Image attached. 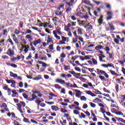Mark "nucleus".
<instances>
[{"label":"nucleus","instance_id":"a878e982","mask_svg":"<svg viewBox=\"0 0 125 125\" xmlns=\"http://www.w3.org/2000/svg\"><path fill=\"white\" fill-rule=\"evenodd\" d=\"M30 48V46H27L25 48H24V49L23 50V51L25 52V53H27L28 51H29V48Z\"/></svg>","mask_w":125,"mask_h":125},{"label":"nucleus","instance_id":"4be33fe9","mask_svg":"<svg viewBox=\"0 0 125 125\" xmlns=\"http://www.w3.org/2000/svg\"><path fill=\"white\" fill-rule=\"evenodd\" d=\"M79 57H80V56H77V55L71 58V60H73V62H74V61H75V60H77V59H78Z\"/></svg>","mask_w":125,"mask_h":125},{"label":"nucleus","instance_id":"de8ad7c7","mask_svg":"<svg viewBox=\"0 0 125 125\" xmlns=\"http://www.w3.org/2000/svg\"><path fill=\"white\" fill-rule=\"evenodd\" d=\"M116 115H121V116H124V113L121 111L115 112Z\"/></svg>","mask_w":125,"mask_h":125},{"label":"nucleus","instance_id":"9b49d317","mask_svg":"<svg viewBox=\"0 0 125 125\" xmlns=\"http://www.w3.org/2000/svg\"><path fill=\"white\" fill-rule=\"evenodd\" d=\"M42 42V40L41 39H38L36 41H35L33 42V44L35 46L38 44V43H41Z\"/></svg>","mask_w":125,"mask_h":125},{"label":"nucleus","instance_id":"f257e3e1","mask_svg":"<svg viewBox=\"0 0 125 125\" xmlns=\"http://www.w3.org/2000/svg\"><path fill=\"white\" fill-rule=\"evenodd\" d=\"M80 25H82L85 29H86L88 31H89V30H92L93 29V26L92 25L90 24V23H86L83 21H81V22L80 23Z\"/></svg>","mask_w":125,"mask_h":125},{"label":"nucleus","instance_id":"7c9ffc66","mask_svg":"<svg viewBox=\"0 0 125 125\" xmlns=\"http://www.w3.org/2000/svg\"><path fill=\"white\" fill-rule=\"evenodd\" d=\"M89 104H90L91 107H92V108H95V107H96V104H95L93 103L90 102Z\"/></svg>","mask_w":125,"mask_h":125},{"label":"nucleus","instance_id":"4d7b16f0","mask_svg":"<svg viewBox=\"0 0 125 125\" xmlns=\"http://www.w3.org/2000/svg\"><path fill=\"white\" fill-rule=\"evenodd\" d=\"M70 11H72V8H68L67 9H66L65 12H66L67 13L70 12Z\"/></svg>","mask_w":125,"mask_h":125},{"label":"nucleus","instance_id":"bf43d9fd","mask_svg":"<svg viewBox=\"0 0 125 125\" xmlns=\"http://www.w3.org/2000/svg\"><path fill=\"white\" fill-rule=\"evenodd\" d=\"M19 86L20 87H23V82H21L19 83Z\"/></svg>","mask_w":125,"mask_h":125},{"label":"nucleus","instance_id":"f03ea898","mask_svg":"<svg viewBox=\"0 0 125 125\" xmlns=\"http://www.w3.org/2000/svg\"><path fill=\"white\" fill-rule=\"evenodd\" d=\"M56 82L61 83V84H66L67 86H69V87H73V84H72V83H65V81L61 79H57L56 80Z\"/></svg>","mask_w":125,"mask_h":125},{"label":"nucleus","instance_id":"13d9d810","mask_svg":"<svg viewBox=\"0 0 125 125\" xmlns=\"http://www.w3.org/2000/svg\"><path fill=\"white\" fill-rule=\"evenodd\" d=\"M1 107L2 108H6L7 107V105L5 103H3Z\"/></svg>","mask_w":125,"mask_h":125},{"label":"nucleus","instance_id":"ea45409f","mask_svg":"<svg viewBox=\"0 0 125 125\" xmlns=\"http://www.w3.org/2000/svg\"><path fill=\"white\" fill-rule=\"evenodd\" d=\"M122 97H123V99L121 100V102H120V104H122V103H124V102L125 101V95H122Z\"/></svg>","mask_w":125,"mask_h":125},{"label":"nucleus","instance_id":"20e7f679","mask_svg":"<svg viewBox=\"0 0 125 125\" xmlns=\"http://www.w3.org/2000/svg\"><path fill=\"white\" fill-rule=\"evenodd\" d=\"M6 54L9 55V56H13L14 55V51L13 50L11 49L10 48H9L7 51Z\"/></svg>","mask_w":125,"mask_h":125},{"label":"nucleus","instance_id":"393cba45","mask_svg":"<svg viewBox=\"0 0 125 125\" xmlns=\"http://www.w3.org/2000/svg\"><path fill=\"white\" fill-rule=\"evenodd\" d=\"M78 35H83V31L82 30V29L78 28Z\"/></svg>","mask_w":125,"mask_h":125},{"label":"nucleus","instance_id":"423d86ee","mask_svg":"<svg viewBox=\"0 0 125 125\" xmlns=\"http://www.w3.org/2000/svg\"><path fill=\"white\" fill-rule=\"evenodd\" d=\"M31 97V98H29L28 99V101H34L35 99H36L38 98V97L35 94H32Z\"/></svg>","mask_w":125,"mask_h":125},{"label":"nucleus","instance_id":"052dcab7","mask_svg":"<svg viewBox=\"0 0 125 125\" xmlns=\"http://www.w3.org/2000/svg\"><path fill=\"white\" fill-rule=\"evenodd\" d=\"M117 92H119V84H117L115 86Z\"/></svg>","mask_w":125,"mask_h":125},{"label":"nucleus","instance_id":"5fc2aeb1","mask_svg":"<svg viewBox=\"0 0 125 125\" xmlns=\"http://www.w3.org/2000/svg\"><path fill=\"white\" fill-rule=\"evenodd\" d=\"M57 33H59L60 35H62V32H61V29L59 28L57 29Z\"/></svg>","mask_w":125,"mask_h":125},{"label":"nucleus","instance_id":"69168bd1","mask_svg":"<svg viewBox=\"0 0 125 125\" xmlns=\"http://www.w3.org/2000/svg\"><path fill=\"white\" fill-rule=\"evenodd\" d=\"M40 105L41 107H45V104L44 103H41Z\"/></svg>","mask_w":125,"mask_h":125},{"label":"nucleus","instance_id":"4468645a","mask_svg":"<svg viewBox=\"0 0 125 125\" xmlns=\"http://www.w3.org/2000/svg\"><path fill=\"white\" fill-rule=\"evenodd\" d=\"M52 109L54 111H59L60 110V108L58 107V106H57L56 105H53L51 106Z\"/></svg>","mask_w":125,"mask_h":125},{"label":"nucleus","instance_id":"72a5a7b5","mask_svg":"<svg viewBox=\"0 0 125 125\" xmlns=\"http://www.w3.org/2000/svg\"><path fill=\"white\" fill-rule=\"evenodd\" d=\"M104 4H105V5H106V8H108V9H111V5H110L107 3H105Z\"/></svg>","mask_w":125,"mask_h":125},{"label":"nucleus","instance_id":"c03bdc74","mask_svg":"<svg viewBox=\"0 0 125 125\" xmlns=\"http://www.w3.org/2000/svg\"><path fill=\"white\" fill-rule=\"evenodd\" d=\"M74 54H75V52H74V51H71L70 54H68V58H69V56H70V55H74Z\"/></svg>","mask_w":125,"mask_h":125},{"label":"nucleus","instance_id":"c85d7f7f","mask_svg":"<svg viewBox=\"0 0 125 125\" xmlns=\"http://www.w3.org/2000/svg\"><path fill=\"white\" fill-rule=\"evenodd\" d=\"M55 87L58 89H61L62 88V87L58 84H55Z\"/></svg>","mask_w":125,"mask_h":125},{"label":"nucleus","instance_id":"2eb2a0df","mask_svg":"<svg viewBox=\"0 0 125 125\" xmlns=\"http://www.w3.org/2000/svg\"><path fill=\"white\" fill-rule=\"evenodd\" d=\"M103 48H104V46L99 45L96 46L95 48V49H96V50H99V49H103Z\"/></svg>","mask_w":125,"mask_h":125},{"label":"nucleus","instance_id":"b1692460","mask_svg":"<svg viewBox=\"0 0 125 125\" xmlns=\"http://www.w3.org/2000/svg\"><path fill=\"white\" fill-rule=\"evenodd\" d=\"M109 25L111 31H114V30H115V27H114V25H113V24L109 23Z\"/></svg>","mask_w":125,"mask_h":125},{"label":"nucleus","instance_id":"37998d69","mask_svg":"<svg viewBox=\"0 0 125 125\" xmlns=\"http://www.w3.org/2000/svg\"><path fill=\"white\" fill-rule=\"evenodd\" d=\"M32 58V55L31 53L29 54L28 56L26 58V60H30Z\"/></svg>","mask_w":125,"mask_h":125},{"label":"nucleus","instance_id":"a18cd8bd","mask_svg":"<svg viewBox=\"0 0 125 125\" xmlns=\"http://www.w3.org/2000/svg\"><path fill=\"white\" fill-rule=\"evenodd\" d=\"M49 49L50 50H53L54 49V48H53V44H51L49 46Z\"/></svg>","mask_w":125,"mask_h":125},{"label":"nucleus","instance_id":"2f4dec72","mask_svg":"<svg viewBox=\"0 0 125 125\" xmlns=\"http://www.w3.org/2000/svg\"><path fill=\"white\" fill-rule=\"evenodd\" d=\"M99 60L100 61H101V62H103V57L102 56H103V55L102 54H99Z\"/></svg>","mask_w":125,"mask_h":125},{"label":"nucleus","instance_id":"680f3d73","mask_svg":"<svg viewBox=\"0 0 125 125\" xmlns=\"http://www.w3.org/2000/svg\"><path fill=\"white\" fill-rule=\"evenodd\" d=\"M73 34L76 38H79V36L77 35V30L74 31V32L73 33Z\"/></svg>","mask_w":125,"mask_h":125},{"label":"nucleus","instance_id":"49530a36","mask_svg":"<svg viewBox=\"0 0 125 125\" xmlns=\"http://www.w3.org/2000/svg\"><path fill=\"white\" fill-rule=\"evenodd\" d=\"M114 41L115 42V43H117V44H119V43H120V41L116 38H115Z\"/></svg>","mask_w":125,"mask_h":125},{"label":"nucleus","instance_id":"6e6552de","mask_svg":"<svg viewBox=\"0 0 125 125\" xmlns=\"http://www.w3.org/2000/svg\"><path fill=\"white\" fill-rule=\"evenodd\" d=\"M109 72H110V74H111L112 76H116V77H119V76H120V74H118V73L116 72L114 70H109Z\"/></svg>","mask_w":125,"mask_h":125},{"label":"nucleus","instance_id":"0e129e2a","mask_svg":"<svg viewBox=\"0 0 125 125\" xmlns=\"http://www.w3.org/2000/svg\"><path fill=\"white\" fill-rule=\"evenodd\" d=\"M44 78L45 80H48V79H49V76L47 75H44Z\"/></svg>","mask_w":125,"mask_h":125},{"label":"nucleus","instance_id":"7ed1b4c3","mask_svg":"<svg viewBox=\"0 0 125 125\" xmlns=\"http://www.w3.org/2000/svg\"><path fill=\"white\" fill-rule=\"evenodd\" d=\"M96 70L97 71L98 75H104V77L106 78V79H108L109 75H108V74L106 73V71L101 69H99V68H97Z\"/></svg>","mask_w":125,"mask_h":125},{"label":"nucleus","instance_id":"0eeeda50","mask_svg":"<svg viewBox=\"0 0 125 125\" xmlns=\"http://www.w3.org/2000/svg\"><path fill=\"white\" fill-rule=\"evenodd\" d=\"M72 26V24L71 23L67 24V25H65L64 26V30L66 32H68V31H70V28H71V26Z\"/></svg>","mask_w":125,"mask_h":125},{"label":"nucleus","instance_id":"09e8293b","mask_svg":"<svg viewBox=\"0 0 125 125\" xmlns=\"http://www.w3.org/2000/svg\"><path fill=\"white\" fill-rule=\"evenodd\" d=\"M101 110V112H102V113L103 114H104V113H106V111H105V110L104 109V107H102L100 108Z\"/></svg>","mask_w":125,"mask_h":125},{"label":"nucleus","instance_id":"8fccbe9b","mask_svg":"<svg viewBox=\"0 0 125 125\" xmlns=\"http://www.w3.org/2000/svg\"><path fill=\"white\" fill-rule=\"evenodd\" d=\"M73 113H74V114H75V115H79V114H80V111H79L77 110H74L73 111Z\"/></svg>","mask_w":125,"mask_h":125},{"label":"nucleus","instance_id":"774afa93","mask_svg":"<svg viewBox=\"0 0 125 125\" xmlns=\"http://www.w3.org/2000/svg\"><path fill=\"white\" fill-rule=\"evenodd\" d=\"M14 123H15L14 124L15 125H21V124H20L16 120L14 121Z\"/></svg>","mask_w":125,"mask_h":125},{"label":"nucleus","instance_id":"aec40b11","mask_svg":"<svg viewBox=\"0 0 125 125\" xmlns=\"http://www.w3.org/2000/svg\"><path fill=\"white\" fill-rule=\"evenodd\" d=\"M35 103H36L38 106H40L41 103H42V101L40 99H36L35 100Z\"/></svg>","mask_w":125,"mask_h":125},{"label":"nucleus","instance_id":"473e14b6","mask_svg":"<svg viewBox=\"0 0 125 125\" xmlns=\"http://www.w3.org/2000/svg\"><path fill=\"white\" fill-rule=\"evenodd\" d=\"M81 100L82 101H86V98L84 96H82L81 97Z\"/></svg>","mask_w":125,"mask_h":125},{"label":"nucleus","instance_id":"5701e85b","mask_svg":"<svg viewBox=\"0 0 125 125\" xmlns=\"http://www.w3.org/2000/svg\"><path fill=\"white\" fill-rule=\"evenodd\" d=\"M18 110H19V111H20V113H21V114L23 113V110H22V109L21 107V106H20V104H18Z\"/></svg>","mask_w":125,"mask_h":125},{"label":"nucleus","instance_id":"e2e57ef3","mask_svg":"<svg viewBox=\"0 0 125 125\" xmlns=\"http://www.w3.org/2000/svg\"><path fill=\"white\" fill-rule=\"evenodd\" d=\"M65 88H61L62 93H63V94H65Z\"/></svg>","mask_w":125,"mask_h":125},{"label":"nucleus","instance_id":"1a4fd4ad","mask_svg":"<svg viewBox=\"0 0 125 125\" xmlns=\"http://www.w3.org/2000/svg\"><path fill=\"white\" fill-rule=\"evenodd\" d=\"M18 105H20L21 108H22V107H25V106H26V104L23 101H20V103L17 104V107H18Z\"/></svg>","mask_w":125,"mask_h":125},{"label":"nucleus","instance_id":"a19ab883","mask_svg":"<svg viewBox=\"0 0 125 125\" xmlns=\"http://www.w3.org/2000/svg\"><path fill=\"white\" fill-rule=\"evenodd\" d=\"M8 95L10 96L11 95V92H12V91H11V89L9 88L8 90H7Z\"/></svg>","mask_w":125,"mask_h":125},{"label":"nucleus","instance_id":"f3484780","mask_svg":"<svg viewBox=\"0 0 125 125\" xmlns=\"http://www.w3.org/2000/svg\"><path fill=\"white\" fill-rule=\"evenodd\" d=\"M40 80H42L41 75H38L36 77L33 78L34 81H40Z\"/></svg>","mask_w":125,"mask_h":125},{"label":"nucleus","instance_id":"864d4df0","mask_svg":"<svg viewBox=\"0 0 125 125\" xmlns=\"http://www.w3.org/2000/svg\"><path fill=\"white\" fill-rule=\"evenodd\" d=\"M11 66L13 67V68H17V65L15 63H11Z\"/></svg>","mask_w":125,"mask_h":125},{"label":"nucleus","instance_id":"bb28decb","mask_svg":"<svg viewBox=\"0 0 125 125\" xmlns=\"http://www.w3.org/2000/svg\"><path fill=\"white\" fill-rule=\"evenodd\" d=\"M26 39H29L30 41H33V38H32V35H29V34L27 35L26 36Z\"/></svg>","mask_w":125,"mask_h":125},{"label":"nucleus","instance_id":"c756f323","mask_svg":"<svg viewBox=\"0 0 125 125\" xmlns=\"http://www.w3.org/2000/svg\"><path fill=\"white\" fill-rule=\"evenodd\" d=\"M7 42H9L11 43V45H14V43L13 42V41H12V40H11V39H8Z\"/></svg>","mask_w":125,"mask_h":125},{"label":"nucleus","instance_id":"dca6fc26","mask_svg":"<svg viewBox=\"0 0 125 125\" xmlns=\"http://www.w3.org/2000/svg\"><path fill=\"white\" fill-rule=\"evenodd\" d=\"M39 63L42 64V67H44L45 68H46V67H48V65H47V64H46L45 62H43L39 61Z\"/></svg>","mask_w":125,"mask_h":125},{"label":"nucleus","instance_id":"ddd939ff","mask_svg":"<svg viewBox=\"0 0 125 125\" xmlns=\"http://www.w3.org/2000/svg\"><path fill=\"white\" fill-rule=\"evenodd\" d=\"M103 16H101L100 19L98 20V22L99 24V25H102L103 23Z\"/></svg>","mask_w":125,"mask_h":125},{"label":"nucleus","instance_id":"9d476101","mask_svg":"<svg viewBox=\"0 0 125 125\" xmlns=\"http://www.w3.org/2000/svg\"><path fill=\"white\" fill-rule=\"evenodd\" d=\"M6 83H12V84H15V83H16V81H14V80H5Z\"/></svg>","mask_w":125,"mask_h":125},{"label":"nucleus","instance_id":"f8f14e48","mask_svg":"<svg viewBox=\"0 0 125 125\" xmlns=\"http://www.w3.org/2000/svg\"><path fill=\"white\" fill-rule=\"evenodd\" d=\"M93 102H94V103H101L102 101L100 99L97 98L93 101Z\"/></svg>","mask_w":125,"mask_h":125},{"label":"nucleus","instance_id":"6e6d98bb","mask_svg":"<svg viewBox=\"0 0 125 125\" xmlns=\"http://www.w3.org/2000/svg\"><path fill=\"white\" fill-rule=\"evenodd\" d=\"M107 15H108L109 16H112L113 15V13L110 11H107Z\"/></svg>","mask_w":125,"mask_h":125},{"label":"nucleus","instance_id":"338daca9","mask_svg":"<svg viewBox=\"0 0 125 125\" xmlns=\"http://www.w3.org/2000/svg\"><path fill=\"white\" fill-rule=\"evenodd\" d=\"M12 93L13 94H18V93H17V92L16 91V90H13L12 91Z\"/></svg>","mask_w":125,"mask_h":125},{"label":"nucleus","instance_id":"58836bf2","mask_svg":"<svg viewBox=\"0 0 125 125\" xmlns=\"http://www.w3.org/2000/svg\"><path fill=\"white\" fill-rule=\"evenodd\" d=\"M60 57H61V58H65V57H66V55H65L64 52L61 54Z\"/></svg>","mask_w":125,"mask_h":125},{"label":"nucleus","instance_id":"412c9836","mask_svg":"<svg viewBox=\"0 0 125 125\" xmlns=\"http://www.w3.org/2000/svg\"><path fill=\"white\" fill-rule=\"evenodd\" d=\"M56 15H58V16L60 15L61 16H62L63 15V12H62V11L59 12L58 11H56Z\"/></svg>","mask_w":125,"mask_h":125},{"label":"nucleus","instance_id":"4c0bfd02","mask_svg":"<svg viewBox=\"0 0 125 125\" xmlns=\"http://www.w3.org/2000/svg\"><path fill=\"white\" fill-rule=\"evenodd\" d=\"M99 77L101 80V81H105V77H104L102 75H100V76H99Z\"/></svg>","mask_w":125,"mask_h":125},{"label":"nucleus","instance_id":"a211bd4d","mask_svg":"<svg viewBox=\"0 0 125 125\" xmlns=\"http://www.w3.org/2000/svg\"><path fill=\"white\" fill-rule=\"evenodd\" d=\"M23 122L27 124H31V122H30V121H29V119L26 118V117L23 118Z\"/></svg>","mask_w":125,"mask_h":125},{"label":"nucleus","instance_id":"79ce46f5","mask_svg":"<svg viewBox=\"0 0 125 125\" xmlns=\"http://www.w3.org/2000/svg\"><path fill=\"white\" fill-rule=\"evenodd\" d=\"M61 77H62V78H64V79H65V80H67V75L65 74H61Z\"/></svg>","mask_w":125,"mask_h":125},{"label":"nucleus","instance_id":"39448f33","mask_svg":"<svg viewBox=\"0 0 125 125\" xmlns=\"http://www.w3.org/2000/svg\"><path fill=\"white\" fill-rule=\"evenodd\" d=\"M75 92H76V97L80 98V96L82 95V92L81 91H80V90H77V89H75Z\"/></svg>","mask_w":125,"mask_h":125},{"label":"nucleus","instance_id":"e433bc0d","mask_svg":"<svg viewBox=\"0 0 125 125\" xmlns=\"http://www.w3.org/2000/svg\"><path fill=\"white\" fill-rule=\"evenodd\" d=\"M91 56H89V55H86L84 56L85 58V60H89V59H90V57H91Z\"/></svg>","mask_w":125,"mask_h":125},{"label":"nucleus","instance_id":"6ab92c4d","mask_svg":"<svg viewBox=\"0 0 125 125\" xmlns=\"http://www.w3.org/2000/svg\"><path fill=\"white\" fill-rule=\"evenodd\" d=\"M13 40L15 42L16 44H17V45H18V44H19V41L18 40V39H17V38H13Z\"/></svg>","mask_w":125,"mask_h":125},{"label":"nucleus","instance_id":"f704fd0d","mask_svg":"<svg viewBox=\"0 0 125 125\" xmlns=\"http://www.w3.org/2000/svg\"><path fill=\"white\" fill-rule=\"evenodd\" d=\"M92 61L93 62V64H97V61L96 60H95V59L93 58L92 59Z\"/></svg>","mask_w":125,"mask_h":125},{"label":"nucleus","instance_id":"603ef678","mask_svg":"<svg viewBox=\"0 0 125 125\" xmlns=\"http://www.w3.org/2000/svg\"><path fill=\"white\" fill-rule=\"evenodd\" d=\"M9 89V88L7 85L3 87V89H4V90H8Z\"/></svg>","mask_w":125,"mask_h":125},{"label":"nucleus","instance_id":"c9c22d12","mask_svg":"<svg viewBox=\"0 0 125 125\" xmlns=\"http://www.w3.org/2000/svg\"><path fill=\"white\" fill-rule=\"evenodd\" d=\"M61 112H62V113H67V112H68V110L64 109L63 108H61Z\"/></svg>","mask_w":125,"mask_h":125},{"label":"nucleus","instance_id":"3c124183","mask_svg":"<svg viewBox=\"0 0 125 125\" xmlns=\"http://www.w3.org/2000/svg\"><path fill=\"white\" fill-rule=\"evenodd\" d=\"M95 93H96V94H100L101 95L102 94V93H101V92H100L99 90H97L95 91Z\"/></svg>","mask_w":125,"mask_h":125},{"label":"nucleus","instance_id":"cd10ccee","mask_svg":"<svg viewBox=\"0 0 125 125\" xmlns=\"http://www.w3.org/2000/svg\"><path fill=\"white\" fill-rule=\"evenodd\" d=\"M65 71H67V70H70V66L66 65L64 64L63 65Z\"/></svg>","mask_w":125,"mask_h":125}]
</instances>
